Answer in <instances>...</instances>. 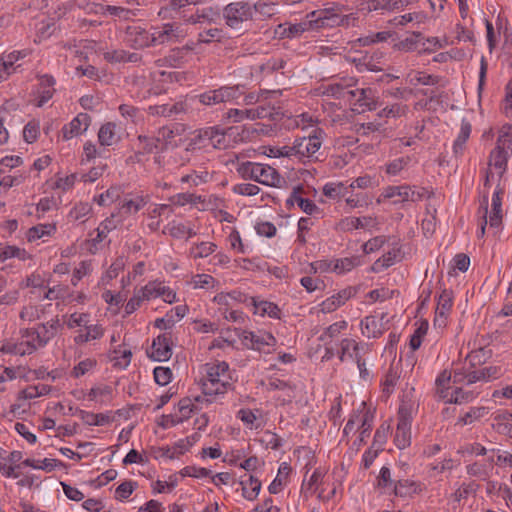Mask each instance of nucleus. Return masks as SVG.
<instances>
[{
  "label": "nucleus",
  "instance_id": "nucleus-11",
  "mask_svg": "<svg viewBox=\"0 0 512 512\" xmlns=\"http://www.w3.org/2000/svg\"><path fill=\"white\" fill-rule=\"evenodd\" d=\"M304 188L302 185H297L293 188L289 198L286 200V206L288 208L297 204L298 207L306 214L313 215L315 213H319V207L311 200L305 198Z\"/></svg>",
  "mask_w": 512,
  "mask_h": 512
},
{
  "label": "nucleus",
  "instance_id": "nucleus-38",
  "mask_svg": "<svg viewBox=\"0 0 512 512\" xmlns=\"http://www.w3.org/2000/svg\"><path fill=\"white\" fill-rule=\"evenodd\" d=\"M115 124L108 122L101 126L98 140L102 146H111L115 141Z\"/></svg>",
  "mask_w": 512,
  "mask_h": 512
},
{
  "label": "nucleus",
  "instance_id": "nucleus-36",
  "mask_svg": "<svg viewBox=\"0 0 512 512\" xmlns=\"http://www.w3.org/2000/svg\"><path fill=\"white\" fill-rule=\"evenodd\" d=\"M408 81L411 85H437L440 82V77L437 75L427 74L426 72H417L416 74L408 75Z\"/></svg>",
  "mask_w": 512,
  "mask_h": 512
},
{
  "label": "nucleus",
  "instance_id": "nucleus-59",
  "mask_svg": "<svg viewBox=\"0 0 512 512\" xmlns=\"http://www.w3.org/2000/svg\"><path fill=\"white\" fill-rule=\"evenodd\" d=\"M135 486H136V483L132 482V481H125V482L121 483L116 488V491H115L116 499L120 500V501L127 499L133 493Z\"/></svg>",
  "mask_w": 512,
  "mask_h": 512
},
{
  "label": "nucleus",
  "instance_id": "nucleus-29",
  "mask_svg": "<svg viewBox=\"0 0 512 512\" xmlns=\"http://www.w3.org/2000/svg\"><path fill=\"white\" fill-rule=\"evenodd\" d=\"M450 381H451V373L447 370L442 371L436 379V394L439 399L447 401L449 396L450 389Z\"/></svg>",
  "mask_w": 512,
  "mask_h": 512
},
{
  "label": "nucleus",
  "instance_id": "nucleus-48",
  "mask_svg": "<svg viewBox=\"0 0 512 512\" xmlns=\"http://www.w3.org/2000/svg\"><path fill=\"white\" fill-rule=\"evenodd\" d=\"M420 38H422L421 32H413L410 36L399 41L396 44V46L399 50H402L405 52L413 51L417 48V44H418Z\"/></svg>",
  "mask_w": 512,
  "mask_h": 512
},
{
  "label": "nucleus",
  "instance_id": "nucleus-20",
  "mask_svg": "<svg viewBox=\"0 0 512 512\" xmlns=\"http://www.w3.org/2000/svg\"><path fill=\"white\" fill-rule=\"evenodd\" d=\"M416 0H371L367 3L369 11H395L411 5Z\"/></svg>",
  "mask_w": 512,
  "mask_h": 512
},
{
  "label": "nucleus",
  "instance_id": "nucleus-24",
  "mask_svg": "<svg viewBox=\"0 0 512 512\" xmlns=\"http://www.w3.org/2000/svg\"><path fill=\"white\" fill-rule=\"evenodd\" d=\"M471 124L469 121L463 119L461 122L460 132L453 144V153L456 157L461 156L465 149V144L471 134Z\"/></svg>",
  "mask_w": 512,
  "mask_h": 512
},
{
  "label": "nucleus",
  "instance_id": "nucleus-53",
  "mask_svg": "<svg viewBox=\"0 0 512 512\" xmlns=\"http://www.w3.org/2000/svg\"><path fill=\"white\" fill-rule=\"evenodd\" d=\"M346 190L347 187H345L343 183H327L323 187V194L329 198H336L339 196H344Z\"/></svg>",
  "mask_w": 512,
  "mask_h": 512
},
{
  "label": "nucleus",
  "instance_id": "nucleus-5",
  "mask_svg": "<svg viewBox=\"0 0 512 512\" xmlns=\"http://www.w3.org/2000/svg\"><path fill=\"white\" fill-rule=\"evenodd\" d=\"M323 134L324 132L322 129L315 128L308 136L296 138L294 140L296 158L298 160L313 158L322 145Z\"/></svg>",
  "mask_w": 512,
  "mask_h": 512
},
{
  "label": "nucleus",
  "instance_id": "nucleus-3",
  "mask_svg": "<svg viewBox=\"0 0 512 512\" xmlns=\"http://www.w3.org/2000/svg\"><path fill=\"white\" fill-rule=\"evenodd\" d=\"M223 18L228 27L241 30L245 22L253 20V8L249 2L235 1L223 9Z\"/></svg>",
  "mask_w": 512,
  "mask_h": 512
},
{
  "label": "nucleus",
  "instance_id": "nucleus-10",
  "mask_svg": "<svg viewBox=\"0 0 512 512\" xmlns=\"http://www.w3.org/2000/svg\"><path fill=\"white\" fill-rule=\"evenodd\" d=\"M172 341L169 333H164L155 338L151 345L149 357L155 361H167L172 356Z\"/></svg>",
  "mask_w": 512,
  "mask_h": 512
},
{
  "label": "nucleus",
  "instance_id": "nucleus-4",
  "mask_svg": "<svg viewBox=\"0 0 512 512\" xmlns=\"http://www.w3.org/2000/svg\"><path fill=\"white\" fill-rule=\"evenodd\" d=\"M508 150H512V125L502 127L497 145L490 153L489 165L499 169L500 174H503L506 169Z\"/></svg>",
  "mask_w": 512,
  "mask_h": 512
},
{
  "label": "nucleus",
  "instance_id": "nucleus-1",
  "mask_svg": "<svg viewBox=\"0 0 512 512\" xmlns=\"http://www.w3.org/2000/svg\"><path fill=\"white\" fill-rule=\"evenodd\" d=\"M205 373L202 380V392L205 396L224 394L232 386L229 365L225 361L207 363Z\"/></svg>",
  "mask_w": 512,
  "mask_h": 512
},
{
  "label": "nucleus",
  "instance_id": "nucleus-22",
  "mask_svg": "<svg viewBox=\"0 0 512 512\" xmlns=\"http://www.w3.org/2000/svg\"><path fill=\"white\" fill-rule=\"evenodd\" d=\"M55 80L52 76L44 75L40 77V84L38 89L39 100L37 106H43L48 100H50L55 92L54 89Z\"/></svg>",
  "mask_w": 512,
  "mask_h": 512
},
{
  "label": "nucleus",
  "instance_id": "nucleus-41",
  "mask_svg": "<svg viewBox=\"0 0 512 512\" xmlns=\"http://www.w3.org/2000/svg\"><path fill=\"white\" fill-rule=\"evenodd\" d=\"M397 254V250L389 251L388 253L384 254L381 258L373 263L371 267L372 271L378 273L392 266L395 263Z\"/></svg>",
  "mask_w": 512,
  "mask_h": 512
},
{
  "label": "nucleus",
  "instance_id": "nucleus-6",
  "mask_svg": "<svg viewBox=\"0 0 512 512\" xmlns=\"http://www.w3.org/2000/svg\"><path fill=\"white\" fill-rule=\"evenodd\" d=\"M152 47L180 42L184 38L181 25L175 22L156 27L151 33Z\"/></svg>",
  "mask_w": 512,
  "mask_h": 512
},
{
  "label": "nucleus",
  "instance_id": "nucleus-51",
  "mask_svg": "<svg viewBox=\"0 0 512 512\" xmlns=\"http://www.w3.org/2000/svg\"><path fill=\"white\" fill-rule=\"evenodd\" d=\"M347 328V322L346 321H339L336 323L331 324L329 327L326 328L324 333L320 336V340L325 342L327 339H332L336 337L342 330Z\"/></svg>",
  "mask_w": 512,
  "mask_h": 512
},
{
  "label": "nucleus",
  "instance_id": "nucleus-9",
  "mask_svg": "<svg viewBox=\"0 0 512 512\" xmlns=\"http://www.w3.org/2000/svg\"><path fill=\"white\" fill-rule=\"evenodd\" d=\"M60 327L59 319L56 317L46 324H42L37 330H27L26 336L31 337L30 342H34L37 347L45 346L52 339Z\"/></svg>",
  "mask_w": 512,
  "mask_h": 512
},
{
  "label": "nucleus",
  "instance_id": "nucleus-12",
  "mask_svg": "<svg viewBox=\"0 0 512 512\" xmlns=\"http://www.w3.org/2000/svg\"><path fill=\"white\" fill-rule=\"evenodd\" d=\"M188 106L185 101H175L172 103H163L150 105L147 112L151 116L173 117L186 113Z\"/></svg>",
  "mask_w": 512,
  "mask_h": 512
},
{
  "label": "nucleus",
  "instance_id": "nucleus-39",
  "mask_svg": "<svg viewBox=\"0 0 512 512\" xmlns=\"http://www.w3.org/2000/svg\"><path fill=\"white\" fill-rule=\"evenodd\" d=\"M80 414L84 423L90 426H102L109 423L112 420V418L109 415L102 413L95 414L92 412L81 411Z\"/></svg>",
  "mask_w": 512,
  "mask_h": 512
},
{
  "label": "nucleus",
  "instance_id": "nucleus-37",
  "mask_svg": "<svg viewBox=\"0 0 512 512\" xmlns=\"http://www.w3.org/2000/svg\"><path fill=\"white\" fill-rule=\"evenodd\" d=\"M408 195V186L407 185H401V186H388L384 188L381 197L384 199H390L394 197H399L400 200L394 201V203L398 202H405L407 201Z\"/></svg>",
  "mask_w": 512,
  "mask_h": 512
},
{
  "label": "nucleus",
  "instance_id": "nucleus-49",
  "mask_svg": "<svg viewBox=\"0 0 512 512\" xmlns=\"http://www.w3.org/2000/svg\"><path fill=\"white\" fill-rule=\"evenodd\" d=\"M105 10L109 15L117 16L123 20H130L137 15L136 10H130L113 5H107Z\"/></svg>",
  "mask_w": 512,
  "mask_h": 512
},
{
  "label": "nucleus",
  "instance_id": "nucleus-63",
  "mask_svg": "<svg viewBox=\"0 0 512 512\" xmlns=\"http://www.w3.org/2000/svg\"><path fill=\"white\" fill-rule=\"evenodd\" d=\"M222 30L218 28L209 29L198 34L199 43H210L213 40L220 41Z\"/></svg>",
  "mask_w": 512,
  "mask_h": 512
},
{
  "label": "nucleus",
  "instance_id": "nucleus-15",
  "mask_svg": "<svg viewBox=\"0 0 512 512\" xmlns=\"http://www.w3.org/2000/svg\"><path fill=\"white\" fill-rule=\"evenodd\" d=\"M285 113L280 107L271 106L270 104H261L255 108L248 110V119H268L273 122L280 121Z\"/></svg>",
  "mask_w": 512,
  "mask_h": 512
},
{
  "label": "nucleus",
  "instance_id": "nucleus-28",
  "mask_svg": "<svg viewBox=\"0 0 512 512\" xmlns=\"http://www.w3.org/2000/svg\"><path fill=\"white\" fill-rule=\"evenodd\" d=\"M240 484L242 485V494L247 500L256 499L261 489V481L258 478L248 475V479L241 480Z\"/></svg>",
  "mask_w": 512,
  "mask_h": 512
},
{
  "label": "nucleus",
  "instance_id": "nucleus-30",
  "mask_svg": "<svg viewBox=\"0 0 512 512\" xmlns=\"http://www.w3.org/2000/svg\"><path fill=\"white\" fill-rule=\"evenodd\" d=\"M363 335L368 338H376L382 334L381 323L375 316H367L361 321Z\"/></svg>",
  "mask_w": 512,
  "mask_h": 512
},
{
  "label": "nucleus",
  "instance_id": "nucleus-17",
  "mask_svg": "<svg viewBox=\"0 0 512 512\" xmlns=\"http://www.w3.org/2000/svg\"><path fill=\"white\" fill-rule=\"evenodd\" d=\"M307 30H314L313 23L309 17V14L306 16V20L300 23L290 24L288 27L285 25H278L275 30V34H277L280 38H293L300 36L303 32Z\"/></svg>",
  "mask_w": 512,
  "mask_h": 512
},
{
  "label": "nucleus",
  "instance_id": "nucleus-55",
  "mask_svg": "<svg viewBox=\"0 0 512 512\" xmlns=\"http://www.w3.org/2000/svg\"><path fill=\"white\" fill-rule=\"evenodd\" d=\"M285 60L283 58H270L260 66V71L263 73H273L285 67Z\"/></svg>",
  "mask_w": 512,
  "mask_h": 512
},
{
  "label": "nucleus",
  "instance_id": "nucleus-61",
  "mask_svg": "<svg viewBox=\"0 0 512 512\" xmlns=\"http://www.w3.org/2000/svg\"><path fill=\"white\" fill-rule=\"evenodd\" d=\"M252 8H253V13L254 12L259 13L260 15H262L264 17L269 18L272 15H274L275 7H274V4H272V3H267L265 1L259 0L252 5Z\"/></svg>",
  "mask_w": 512,
  "mask_h": 512
},
{
  "label": "nucleus",
  "instance_id": "nucleus-47",
  "mask_svg": "<svg viewBox=\"0 0 512 512\" xmlns=\"http://www.w3.org/2000/svg\"><path fill=\"white\" fill-rule=\"evenodd\" d=\"M241 87L242 86L239 85L223 86L219 89H216L219 95L220 102L224 103L238 98L242 94Z\"/></svg>",
  "mask_w": 512,
  "mask_h": 512
},
{
  "label": "nucleus",
  "instance_id": "nucleus-13",
  "mask_svg": "<svg viewBox=\"0 0 512 512\" xmlns=\"http://www.w3.org/2000/svg\"><path fill=\"white\" fill-rule=\"evenodd\" d=\"M91 123V117L87 113H79L75 118L62 128L64 140H70L73 137L83 134Z\"/></svg>",
  "mask_w": 512,
  "mask_h": 512
},
{
  "label": "nucleus",
  "instance_id": "nucleus-7",
  "mask_svg": "<svg viewBox=\"0 0 512 512\" xmlns=\"http://www.w3.org/2000/svg\"><path fill=\"white\" fill-rule=\"evenodd\" d=\"M309 17L314 30L324 27L345 26L349 23V16L334 14L328 9L312 11L309 13Z\"/></svg>",
  "mask_w": 512,
  "mask_h": 512
},
{
  "label": "nucleus",
  "instance_id": "nucleus-2",
  "mask_svg": "<svg viewBox=\"0 0 512 512\" xmlns=\"http://www.w3.org/2000/svg\"><path fill=\"white\" fill-rule=\"evenodd\" d=\"M239 172L245 179H252L267 186L280 187L284 179L278 171L266 164L246 162L243 163Z\"/></svg>",
  "mask_w": 512,
  "mask_h": 512
},
{
  "label": "nucleus",
  "instance_id": "nucleus-27",
  "mask_svg": "<svg viewBox=\"0 0 512 512\" xmlns=\"http://www.w3.org/2000/svg\"><path fill=\"white\" fill-rule=\"evenodd\" d=\"M498 373V368L494 366L484 367L480 370H475L467 375L465 378L467 380V384H473L478 381H489L491 378H496Z\"/></svg>",
  "mask_w": 512,
  "mask_h": 512
},
{
  "label": "nucleus",
  "instance_id": "nucleus-23",
  "mask_svg": "<svg viewBox=\"0 0 512 512\" xmlns=\"http://www.w3.org/2000/svg\"><path fill=\"white\" fill-rule=\"evenodd\" d=\"M214 134H216V127H207L196 131V135L191 139L187 151L194 149L195 146H198L199 148L211 146Z\"/></svg>",
  "mask_w": 512,
  "mask_h": 512
},
{
  "label": "nucleus",
  "instance_id": "nucleus-57",
  "mask_svg": "<svg viewBox=\"0 0 512 512\" xmlns=\"http://www.w3.org/2000/svg\"><path fill=\"white\" fill-rule=\"evenodd\" d=\"M216 247V244L212 242H201L192 250V254L195 258H204L212 254Z\"/></svg>",
  "mask_w": 512,
  "mask_h": 512
},
{
  "label": "nucleus",
  "instance_id": "nucleus-26",
  "mask_svg": "<svg viewBox=\"0 0 512 512\" xmlns=\"http://www.w3.org/2000/svg\"><path fill=\"white\" fill-rule=\"evenodd\" d=\"M252 304L255 307V313L261 316L268 315L271 318H280L281 310L279 307L269 301H257L256 298H252Z\"/></svg>",
  "mask_w": 512,
  "mask_h": 512
},
{
  "label": "nucleus",
  "instance_id": "nucleus-19",
  "mask_svg": "<svg viewBox=\"0 0 512 512\" xmlns=\"http://www.w3.org/2000/svg\"><path fill=\"white\" fill-rule=\"evenodd\" d=\"M36 350V344L34 342H30L29 340L21 343H13L10 341H5L0 343V352L5 354H14V355H26L31 354Z\"/></svg>",
  "mask_w": 512,
  "mask_h": 512
},
{
  "label": "nucleus",
  "instance_id": "nucleus-18",
  "mask_svg": "<svg viewBox=\"0 0 512 512\" xmlns=\"http://www.w3.org/2000/svg\"><path fill=\"white\" fill-rule=\"evenodd\" d=\"M144 296L147 300L152 297L161 296L167 303H173L176 301V293L162 283L150 282L143 288Z\"/></svg>",
  "mask_w": 512,
  "mask_h": 512
},
{
  "label": "nucleus",
  "instance_id": "nucleus-50",
  "mask_svg": "<svg viewBox=\"0 0 512 512\" xmlns=\"http://www.w3.org/2000/svg\"><path fill=\"white\" fill-rule=\"evenodd\" d=\"M407 111V106L406 105H401V104H393L391 106H387L385 108H383L380 112H379V116L380 117H386V118H390V117H400L402 115H404Z\"/></svg>",
  "mask_w": 512,
  "mask_h": 512
},
{
  "label": "nucleus",
  "instance_id": "nucleus-46",
  "mask_svg": "<svg viewBox=\"0 0 512 512\" xmlns=\"http://www.w3.org/2000/svg\"><path fill=\"white\" fill-rule=\"evenodd\" d=\"M148 196H138L135 199L125 200L122 204V210L127 213H136L148 203Z\"/></svg>",
  "mask_w": 512,
  "mask_h": 512
},
{
  "label": "nucleus",
  "instance_id": "nucleus-56",
  "mask_svg": "<svg viewBox=\"0 0 512 512\" xmlns=\"http://www.w3.org/2000/svg\"><path fill=\"white\" fill-rule=\"evenodd\" d=\"M326 95L333 96L337 99L340 98H349L350 93H352V90L346 89L341 84H330L326 87L325 92Z\"/></svg>",
  "mask_w": 512,
  "mask_h": 512
},
{
  "label": "nucleus",
  "instance_id": "nucleus-64",
  "mask_svg": "<svg viewBox=\"0 0 512 512\" xmlns=\"http://www.w3.org/2000/svg\"><path fill=\"white\" fill-rule=\"evenodd\" d=\"M386 242L384 236L374 237L363 244V252L365 254L373 253L379 250Z\"/></svg>",
  "mask_w": 512,
  "mask_h": 512
},
{
  "label": "nucleus",
  "instance_id": "nucleus-60",
  "mask_svg": "<svg viewBox=\"0 0 512 512\" xmlns=\"http://www.w3.org/2000/svg\"><path fill=\"white\" fill-rule=\"evenodd\" d=\"M485 413L484 407L471 408L463 417L459 419V423L462 425L471 424L475 420L481 418Z\"/></svg>",
  "mask_w": 512,
  "mask_h": 512
},
{
  "label": "nucleus",
  "instance_id": "nucleus-34",
  "mask_svg": "<svg viewBox=\"0 0 512 512\" xmlns=\"http://www.w3.org/2000/svg\"><path fill=\"white\" fill-rule=\"evenodd\" d=\"M56 230L55 225L52 224H39L31 227L27 232V239L29 242L38 240L44 236H49Z\"/></svg>",
  "mask_w": 512,
  "mask_h": 512
},
{
  "label": "nucleus",
  "instance_id": "nucleus-33",
  "mask_svg": "<svg viewBox=\"0 0 512 512\" xmlns=\"http://www.w3.org/2000/svg\"><path fill=\"white\" fill-rule=\"evenodd\" d=\"M51 391V386L46 384H39L35 386H29L26 389H23L18 394V399H33L36 397H40L43 395L49 394Z\"/></svg>",
  "mask_w": 512,
  "mask_h": 512
},
{
  "label": "nucleus",
  "instance_id": "nucleus-16",
  "mask_svg": "<svg viewBox=\"0 0 512 512\" xmlns=\"http://www.w3.org/2000/svg\"><path fill=\"white\" fill-rule=\"evenodd\" d=\"M356 292L357 289L355 287H347L339 291L337 294L327 298L320 304L321 311L323 313H331L335 311L338 307H340L347 300L353 297L356 294Z\"/></svg>",
  "mask_w": 512,
  "mask_h": 512
},
{
  "label": "nucleus",
  "instance_id": "nucleus-40",
  "mask_svg": "<svg viewBox=\"0 0 512 512\" xmlns=\"http://www.w3.org/2000/svg\"><path fill=\"white\" fill-rule=\"evenodd\" d=\"M453 304V292L444 289L438 297L436 311L440 314H449Z\"/></svg>",
  "mask_w": 512,
  "mask_h": 512
},
{
  "label": "nucleus",
  "instance_id": "nucleus-8",
  "mask_svg": "<svg viewBox=\"0 0 512 512\" xmlns=\"http://www.w3.org/2000/svg\"><path fill=\"white\" fill-rule=\"evenodd\" d=\"M125 42L134 49L152 47L151 33L138 24L128 25L125 28Z\"/></svg>",
  "mask_w": 512,
  "mask_h": 512
},
{
  "label": "nucleus",
  "instance_id": "nucleus-25",
  "mask_svg": "<svg viewBox=\"0 0 512 512\" xmlns=\"http://www.w3.org/2000/svg\"><path fill=\"white\" fill-rule=\"evenodd\" d=\"M502 190H496L492 196L491 213L489 216V225L492 228H498L502 223Z\"/></svg>",
  "mask_w": 512,
  "mask_h": 512
},
{
  "label": "nucleus",
  "instance_id": "nucleus-54",
  "mask_svg": "<svg viewBox=\"0 0 512 512\" xmlns=\"http://www.w3.org/2000/svg\"><path fill=\"white\" fill-rule=\"evenodd\" d=\"M120 197V188L111 187L105 193L100 194L96 201L99 205L104 206L116 201Z\"/></svg>",
  "mask_w": 512,
  "mask_h": 512
},
{
  "label": "nucleus",
  "instance_id": "nucleus-14",
  "mask_svg": "<svg viewBox=\"0 0 512 512\" xmlns=\"http://www.w3.org/2000/svg\"><path fill=\"white\" fill-rule=\"evenodd\" d=\"M349 98L355 99V102L353 103V111H356L358 113H362L366 110H375L377 108V103L373 99L371 89L352 90V93H350Z\"/></svg>",
  "mask_w": 512,
  "mask_h": 512
},
{
  "label": "nucleus",
  "instance_id": "nucleus-32",
  "mask_svg": "<svg viewBox=\"0 0 512 512\" xmlns=\"http://www.w3.org/2000/svg\"><path fill=\"white\" fill-rule=\"evenodd\" d=\"M395 443L399 449H404L410 444V423H407L406 420L397 424Z\"/></svg>",
  "mask_w": 512,
  "mask_h": 512
},
{
  "label": "nucleus",
  "instance_id": "nucleus-42",
  "mask_svg": "<svg viewBox=\"0 0 512 512\" xmlns=\"http://www.w3.org/2000/svg\"><path fill=\"white\" fill-rule=\"evenodd\" d=\"M113 215L110 218H106L100 226L96 229L97 235L92 239V244L95 246L97 243L102 242L107 234L116 228V224L113 219Z\"/></svg>",
  "mask_w": 512,
  "mask_h": 512
},
{
  "label": "nucleus",
  "instance_id": "nucleus-31",
  "mask_svg": "<svg viewBox=\"0 0 512 512\" xmlns=\"http://www.w3.org/2000/svg\"><path fill=\"white\" fill-rule=\"evenodd\" d=\"M420 485L414 481L404 479L398 480L394 484V493L396 496L406 497L420 491Z\"/></svg>",
  "mask_w": 512,
  "mask_h": 512
},
{
  "label": "nucleus",
  "instance_id": "nucleus-58",
  "mask_svg": "<svg viewBox=\"0 0 512 512\" xmlns=\"http://www.w3.org/2000/svg\"><path fill=\"white\" fill-rule=\"evenodd\" d=\"M89 315L86 313H73L70 315L68 321H67V327L69 329H73L75 327H84L89 323Z\"/></svg>",
  "mask_w": 512,
  "mask_h": 512
},
{
  "label": "nucleus",
  "instance_id": "nucleus-62",
  "mask_svg": "<svg viewBox=\"0 0 512 512\" xmlns=\"http://www.w3.org/2000/svg\"><path fill=\"white\" fill-rule=\"evenodd\" d=\"M233 191L239 195L255 196L259 193L260 188L251 183H241L233 187Z\"/></svg>",
  "mask_w": 512,
  "mask_h": 512
},
{
  "label": "nucleus",
  "instance_id": "nucleus-44",
  "mask_svg": "<svg viewBox=\"0 0 512 512\" xmlns=\"http://www.w3.org/2000/svg\"><path fill=\"white\" fill-rule=\"evenodd\" d=\"M400 378V373L398 369L394 366H390L389 370L387 371L385 375V379L382 383L383 385V392L387 395H390L396 386L398 380Z\"/></svg>",
  "mask_w": 512,
  "mask_h": 512
},
{
  "label": "nucleus",
  "instance_id": "nucleus-21",
  "mask_svg": "<svg viewBox=\"0 0 512 512\" xmlns=\"http://www.w3.org/2000/svg\"><path fill=\"white\" fill-rule=\"evenodd\" d=\"M512 411H503L493 418V429L503 435H507L512 438Z\"/></svg>",
  "mask_w": 512,
  "mask_h": 512
},
{
  "label": "nucleus",
  "instance_id": "nucleus-52",
  "mask_svg": "<svg viewBox=\"0 0 512 512\" xmlns=\"http://www.w3.org/2000/svg\"><path fill=\"white\" fill-rule=\"evenodd\" d=\"M153 374L155 382L161 386L169 384L172 378V371L168 367H156Z\"/></svg>",
  "mask_w": 512,
  "mask_h": 512
},
{
  "label": "nucleus",
  "instance_id": "nucleus-45",
  "mask_svg": "<svg viewBox=\"0 0 512 512\" xmlns=\"http://www.w3.org/2000/svg\"><path fill=\"white\" fill-rule=\"evenodd\" d=\"M356 353H359V345L355 340L346 338L341 341V349L339 355L341 361H344L346 356L351 359H355Z\"/></svg>",
  "mask_w": 512,
  "mask_h": 512
},
{
  "label": "nucleus",
  "instance_id": "nucleus-43",
  "mask_svg": "<svg viewBox=\"0 0 512 512\" xmlns=\"http://www.w3.org/2000/svg\"><path fill=\"white\" fill-rule=\"evenodd\" d=\"M198 410L197 404L189 397L183 398L178 403V417L183 418V421L189 419L191 414Z\"/></svg>",
  "mask_w": 512,
  "mask_h": 512
},
{
  "label": "nucleus",
  "instance_id": "nucleus-35",
  "mask_svg": "<svg viewBox=\"0 0 512 512\" xmlns=\"http://www.w3.org/2000/svg\"><path fill=\"white\" fill-rule=\"evenodd\" d=\"M219 16V13L212 7L203 8L197 10L195 14H192L187 21L192 24L203 23L205 21L212 22Z\"/></svg>",
  "mask_w": 512,
  "mask_h": 512
}]
</instances>
